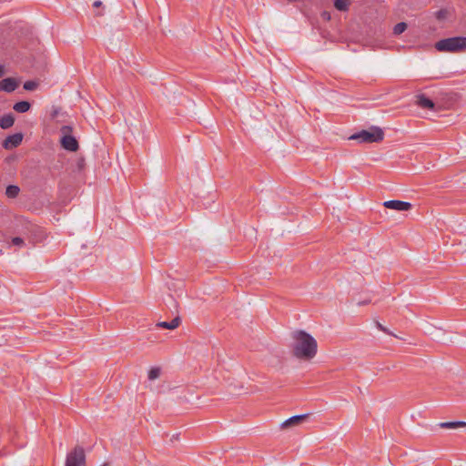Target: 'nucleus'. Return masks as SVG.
<instances>
[{"label":"nucleus","instance_id":"a211bd4d","mask_svg":"<svg viewBox=\"0 0 466 466\" xmlns=\"http://www.w3.org/2000/svg\"><path fill=\"white\" fill-rule=\"evenodd\" d=\"M160 376V369L157 367L150 369L148 371V379L150 380H154Z\"/></svg>","mask_w":466,"mask_h":466},{"label":"nucleus","instance_id":"6e6552de","mask_svg":"<svg viewBox=\"0 0 466 466\" xmlns=\"http://www.w3.org/2000/svg\"><path fill=\"white\" fill-rule=\"evenodd\" d=\"M18 83L15 78L7 77L0 81V91L11 93L16 89Z\"/></svg>","mask_w":466,"mask_h":466},{"label":"nucleus","instance_id":"20e7f679","mask_svg":"<svg viewBox=\"0 0 466 466\" xmlns=\"http://www.w3.org/2000/svg\"><path fill=\"white\" fill-rule=\"evenodd\" d=\"M61 138L60 143L63 148L66 150L76 152L78 147V142L76 137L72 135L73 128L70 126H63L60 128Z\"/></svg>","mask_w":466,"mask_h":466},{"label":"nucleus","instance_id":"2eb2a0df","mask_svg":"<svg viewBox=\"0 0 466 466\" xmlns=\"http://www.w3.org/2000/svg\"><path fill=\"white\" fill-rule=\"evenodd\" d=\"M350 5V0H334V6L339 11H348Z\"/></svg>","mask_w":466,"mask_h":466},{"label":"nucleus","instance_id":"9d476101","mask_svg":"<svg viewBox=\"0 0 466 466\" xmlns=\"http://www.w3.org/2000/svg\"><path fill=\"white\" fill-rule=\"evenodd\" d=\"M180 322H181L180 318L176 317L171 321L157 322L156 326L157 328H162V329H175L179 326Z\"/></svg>","mask_w":466,"mask_h":466},{"label":"nucleus","instance_id":"dca6fc26","mask_svg":"<svg viewBox=\"0 0 466 466\" xmlns=\"http://www.w3.org/2000/svg\"><path fill=\"white\" fill-rule=\"evenodd\" d=\"M20 188L15 185H9L5 189V195L7 198H15L18 196Z\"/></svg>","mask_w":466,"mask_h":466},{"label":"nucleus","instance_id":"b1692460","mask_svg":"<svg viewBox=\"0 0 466 466\" xmlns=\"http://www.w3.org/2000/svg\"><path fill=\"white\" fill-rule=\"evenodd\" d=\"M322 16H323V18H325V19H328V20H329V19H330V15H329L328 12H324V13L322 14Z\"/></svg>","mask_w":466,"mask_h":466},{"label":"nucleus","instance_id":"6ab92c4d","mask_svg":"<svg viewBox=\"0 0 466 466\" xmlns=\"http://www.w3.org/2000/svg\"><path fill=\"white\" fill-rule=\"evenodd\" d=\"M38 84L35 81H26L24 84V88L27 91H33L37 87Z\"/></svg>","mask_w":466,"mask_h":466},{"label":"nucleus","instance_id":"f3484780","mask_svg":"<svg viewBox=\"0 0 466 466\" xmlns=\"http://www.w3.org/2000/svg\"><path fill=\"white\" fill-rule=\"evenodd\" d=\"M407 29V24L405 22L398 23L393 27V34L395 35H400Z\"/></svg>","mask_w":466,"mask_h":466},{"label":"nucleus","instance_id":"9b49d317","mask_svg":"<svg viewBox=\"0 0 466 466\" xmlns=\"http://www.w3.org/2000/svg\"><path fill=\"white\" fill-rule=\"evenodd\" d=\"M417 104L422 107L427 109H434L435 104L432 100L425 96L424 95L418 96Z\"/></svg>","mask_w":466,"mask_h":466},{"label":"nucleus","instance_id":"1a4fd4ad","mask_svg":"<svg viewBox=\"0 0 466 466\" xmlns=\"http://www.w3.org/2000/svg\"><path fill=\"white\" fill-rule=\"evenodd\" d=\"M308 414L292 416L291 418L282 422L281 428L286 429L289 427H292L294 425H298L299 423L304 421L308 418Z\"/></svg>","mask_w":466,"mask_h":466},{"label":"nucleus","instance_id":"412c9836","mask_svg":"<svg viewBox=\"0 0 466 466\" xmlns=\"http://www.w3.org/2000/svg\"><path fill=\"white\" fill-rule=\"evenodd\" d=\"M376 326L377 328L384 332V333H387L389 335H392V336H395L392 332H390L386 327H384L381 323H380L379 321H376Z\"/></svg>","mask_w":466,"mask_h":466},{"label":"nucleus","instance_id":"ddd939ff","mask_svg":"<svg viewBox=\"0 0 466 466\" xmlns=\"http://www.w3.org/2000/svg\"><path fill=\"white\" fill-rule=\"evenodd\" d=\"M30 103L27 101H20L14 105L13 108L18 113H25L30 109Z\"/></svg>","mask_w":466,"mask_h":466},{"label":"nucleus","instance_id":"393cba45","mask_svg":"<svg viewBox=\"0 0 466 466\" xmlns=\"http://www.w3.org/2000/svg\"><path fill=\"white\" fill-rule=\"evenodd\" d=\"M5 75L4 66L0 65V77H2Z\"/></svg>","mask_w":466,"mask_h":466},{"label":"nucleus","instance_id":"4be33fe9","mask_svg":"<svg viewBox=\"0 0 466 466\" xmlns=\"http://www.w3.org/2000/svg\"><path fill=\"white\" fill-rule=\"evenodd\" d=\"M444 15H445V12H444L443 10H440V11H438V12L436 13V17H437L438 19H441V18H443V17H444Z\"/></svg>","mask_w":466,"mask_h":466},{"label":"nucleus","instance_id":"5701e85b","mask_svg":"<svg viewBox=\"0 0 466 466\" xmlns=\"http://www.w3.org/2000/svg\"><path fill=\"white\" fill-rule=\"evenodd\" d=\"M102 5V2L100 0H96L93 4L94 7H100Z\"/></svg>","mask_w":466,"mask_h":466},{"label":"nucleus","instance_id":"7ed1b4c3","mask_svg":"<svg viewBox=\"0 0 466 466\" xmlns=\"http://www.w3.org/2000/svg\"><path fill=\"white\" fill-rule=\"evenodd\" d=\"M384 138V132L379 127H371L368 130H361L350 137V139L358 140L360 143H378Z\"/></svg>","mask_w":466,"mask_h":466},{"label":"nucleus","instance_id":"423d86ee","mask_svg":"<svg viewBox=\"0 0 466 466\" xmlns=\"http://www.w3.org/2000/svg\"><path fill=\"white\" fill-rule=\"evenodd\" d=\"M383 206L387 208L397 210V211H408L410 210L412 205L410 202L401 200H388L383 203Z\"/></svg>","mask_w":466,"mask_h":466},{"label":"nucleus","instance_id":"aec40b11","mask_svg":"<svg viewBox=\"0 0 466 466\" xmlns=\"http://www.w3.org/2000/svg\"><path fill=\"white\" fill-rule=\"evenodd\" d=\"M12 244L15 246L22 247L25 244V241L20 237H15L12 238Z\"/></svg>","mask_w":466,"mask_h":466},{"label":"nucleus","instance_id":"f257e3e1","mask_svg":"<svg viewBox=\"0 0 466 466\" xmlns=\"http://www.w3.org/2000/svg\"><path fill=\"white\" fill-rule=\"evenodd\" d=\"M294 343L292 346L293 355L300 360H309L317 354V340L304 330L293 332Z\"/></svg>","mask_w":466,"mask_h":466},{"label":"nucleus","instance_id":"0eeeda50","mask_svg":"<svg viewBox=\"0 0 466 466\" xmlns=\"http://www.w3.org/2000/svg\"><path fill=\"white\" fill-rule=\"evenodd\" d=\"M23 140V134L22 133H15L13 135L8 136L3 142V147L10 150L15 147H17Z\"/></svg>","mask_w":466,"mask_h":466},{"label":"nucleus","instance_id":"4468645a","mask_svg":"<svg viewBox=\"0 0 466 466\" xmlns=\"http://www.w3.org/2000/svg\"><path fill=\"white\" fill-rule=\"evenodd\" d=\"M439 426L442 429H457L459 427H465L466 422L464 421H449V422H441Z\"/></svg>","mask_w":466,"mask_h":466},{"label":"nucleus","instance_id":"f03ea898","mask_svg":"<svg viewBox=\"0 0 466 466\" xmlns=\"http://www.w3.org/2000/svg\"><path fill=\"white\" fill-rule=\"evenodd\" d=\"M435 47L440 52H461L466 50V37L455 36L438 41Z\"/></svg>","mask_w":466,"mask_h":466},{"label":"nucleus","instance_id":"f8f14e48","mask_svg":"<svg viewBox=\"0 0 466 466\" xmlns=\"http://www.w3.org/2000/svg\"><path fill=\"white\" fill-rule=\"evenodd\" d=\"M15 123V117L12 114H6L0 117V127L3 129L11 127Z\"/></svg>","mask_w":466,"mask_h":466},{"label":"nucleus","instance_id":"39448f33","mask_svg":"<svg viewBox=\"0 0 466 466\" xmlns=\"http://www.w3.org/2000/svg\"><path fill=\"white\" fill-rule=\"evenodd\" d=\"M65 466H86L85 451L80 446H76L67 453Z\"/></svg>","mask_w":466,"mask_h":466}]
</instances>
